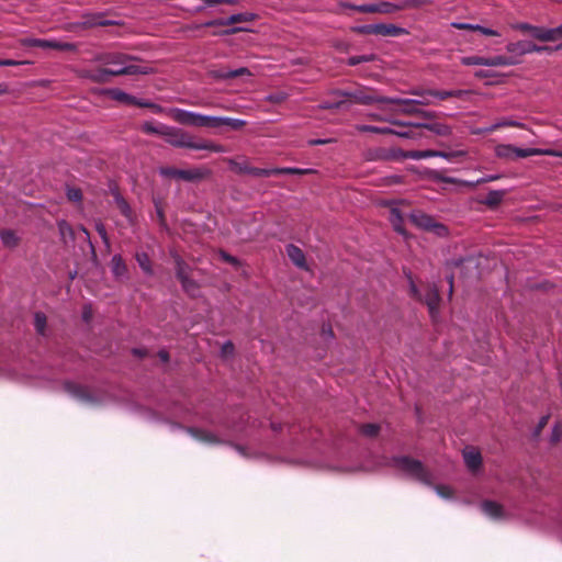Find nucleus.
<instances>
[{
	"instance_id": "1",
	"label": "nucleus",
	"mask_w": 562,
	"mask_h": 562,
	"mask_svg": "<svg viewBox=\"0 0 562 562\" xmlns=\"http://www.w3.org/2000/svg\"><path fill=\"white\" fill-rule=\"evenodd\" d=\"M165 140L177 148H188L194 150H210L214 153H224L222 145L207 140H196L190 133L175 126H168Z\"/></svg>"
},
{
	"instance_id": "2",
	"label": "nucleus",
	"mask_w": 562,
	"mask_h": 562,
	"mask_svg": "<svg viewBox=\"0 0 562 562\" xmlns=\"http://www.w3.org/2000/svg\"><path fill=\"white\" fill-rule=\"evenodd\" d=\"M153 72V68L149 66H140V65H128L121 68H98L95 70L92 69H80L78 70V76L83 79H88L92 82L97 83H105L109 81V77L111 76H121V75H147Z\"/></svg>"
},
{
	"instance_id": "3",
	"label": "nucleus",
	"mask_w": 562,
	"mask_h": 562,
	"mask_svg": "<svg viewBox=\"0 0 562 562\" xmlns=\"http://www.w3.org/2000/svg\"><path fill=\"white\" fill-rule=\"evenodd\" d=\"M391 465L423 484H431V473L418 460L409 457H394Z\"/></svg>"
},
{
	"instance_id": "4",
	"label": "nucleus",
	"mask_w": 562,
	"mask_h": 562,
	"mask_svg": "<svg viewBox=\"0 0 562 562\" xmlns=\"http://www.w3.org/2000/svg\"><path fill=\"white\" fill-rule=\"evenodd\" d=\"M413 5L412 0H405L398 3L389 2V1H380L376 3H366V4H350L346 3L344 7L357 10L362 13H382V14H392L404 9H407Z\"/></svg>"
},
{
	"instance_id": "5",
	"label": "nucleus",
	"mask_w": 562,
	"mask_h": 562,
	"mask_svg": "<svg viewBox=\"0 0 562 562\" xmlns=\"http://www.w3.org/2000/svg\"><path fill=\"white\" fill-rule=\"evenodd\" d=\"M167 115L175 122L195 127H211V115H204L201 113L171 108L167 110Z\"/></svg>"
},
{
	"instance_id": "6",
	"label": "nucleus",
	"mask_w": 562,
	"mask_h": 562,
	"mask_svg": "<svg viewBox=\"0 0 562 562\" xmlns=\"http://www.w3.org/2000/svg\"><path fill=\"white\" fill-rule=\"evenodd\" d=\"M334 95L350 98L355 103L359 104H372V103H384L385 97L378 95L372 89L358 88L355 90H334Z\"/></svg>"
},
{
	"instance_id": "7",
	"label": "nucleus",
	"mask_w": 562,
	"mask_h": 562,
	"mask_svg": "<svg viewBox=\"0 0 562 562\" xmlns=\"http://www.w3.org/2000/svg\"><path fill=\"white\" fill-rule=\"evenodd\" d=\"M162 177L175 178L184 181H199L206 178L210 171L205 168L177 169L165 167L159 170Z\"/></svg>"
},
{
	"instance_id": "8",
	"label": "nucleus",
	"mask_w": 562,
	"mask_h": 562,
	"mask_svg": "<svg viewBox=\"0 0 562 562\" xmlns=\"http://www.w3.org/2000/svg\"><path fill=\"white\" fill-rule=\"evenodd\" d=\"M21 45L26 47H41L44 49H57L63 52H76L77 44L60 42L57 40H44V38H33L25 37L20 41Z\"/></svg>"
},
{
	"instance_id": "9",
	"label": "nucleus",
	"mask_w": 562,
	"mask_h": 562,
	"mask_svg": "<svg viewBox=\"0 0 562 562\" xmlns=\"http://www.w3.org/2000/svg\"><path fill=\"white\" fill-rule=\"evenodd\" d=\"M412 223L417 227L434 232L438 236L447 235V227L435 221L434 217L423 213V212H413L409 216Z\"/></svg>"
},
{
	"instance_id": "10",
	"label": "nucleus",
	"mask_w": 562,
	"mask_h": 562,
	"mask_svg": "<svg viewBox=\"0 0 562 562\" xmlns=\"http://www.w3.org/2000/svg\"><path fill=\"white\" fill-rule=\"evenodd\" d=\"M409 290H411V294L415 299L425 301V303L428 306L430 316L435 319L438 315V306H439V302H440V296H439L438 290L435 286L429 288L427 290L425 296L423 297L422 294L419 293L416 284L414 283V281L411 278H409Z\"/></svg>"
},
{
	"instance_id": "11",
	"label": "nucleus",
	"mask_w": 562,
	"mask_h": 562,
	"mask_svg": "<svg viewBox=\"0 0 562 562\" xmlns=\"http://www.w3.org/2000/svg\"><path fill=\"white\" fill-rule=\"evenodd\" d=\"M513 29L524 33L530 34L533 38L541 42H554L557 41L555 27L547 29L542 26H536L529 23L520 22L513 25Z\"/></svg>"
},
{
	"instance_id": "12",
	"label": "nucleus",
	"mask_w": 562,
	"mask_h": 562,
	"mask_svg": "<svg viewBox=\"0 0 562 562\" xmlns=\"http://www.w3.org/2000/svg\"><path fill=\"white\" fill-rule=\"evenodd\" d=\"M506 50L515 56H524L532 53L552 52V48L549 46H540L528 41H518L508 43Z\"/></svg>"
},
{
	"instance_id": "13",
	"label": "nucleus",
	"mask_w": 562,
	"mask_h": 562,
	"mask_svg": "<svg viewBox=\"0 0 562 562\" xmlns=\"http://www.w3.org/2000/svg\"><path fill=\"white\" fill-rule=\"evenodd\" d=\"M390 104H397L400 105L397 112L403 114H423L427 119H434L435 113L434 112H424L420 111L414 99H400V98H387L385 97V102Z\"/></svg>"
},
{
	"instance_id": "14",
	"label": "nucleus",
	"mask_w": 562,
	"mask_h": 562,
	"mask_svg": "<svg viewBox=\"0 0 562 562\" xmlns=\"http://www.w3.org/2000/svg\"><path fill=\"white\" fill-rule=\"evenodd\" d=\"M92 60L121 68L131 65L128 61L133 60V57L121 53H98L93 56Z\"/></svg>"
},
{
	"instance_id": "15",
	"label": "nucleus",
	"mask_w": 562,
	"mask_h": 562,
	"mask_svg": "<svg viewBox=\"0 0 562 562\" xmlns=\"http://www.w3.org/2000/svg\"><path fill=\"white\" fill-rule=\"evenodd\" d=\"M65 390L77 400L83 402V403H95L97 398L93 396L91 391L82 385L75 384V383H66Z\"/></svg>"
},
{
	"instance_id": "16",
	"label": "nucleus",
	"mask_w": 562,
	"mask_h": 562,
	"mask_svg": "<svg viewBox=\"0 0 562 562\" xmlns=\"http://www.w3.org/2000/svg\"><path fill=\"white\" fill-rule=\"evenodd\" d=\"M530 156H552L562 157V150L555 149H542V148H518L516 147L515 160L520 158H527Z\"/></svg>"
},
{
	"instance_id": "17",
	"label": "nucleus",
	"mask_w": 562,
	"mask_h": 562,
	"mask_svg": "<svg viewBox=\"0 0 562 562\" xmlns=\"http://www.w3.org/2000/svg\"><path fill=\"white\" fill-rule=\"evenodd\" d=\"M246 125V121L240 119L227 117V116H211V127L210 128H220L222 126H227L234 131L240 130Z\"/></svg>"
},
{
	"instance_id": "18",
	"label": "nucleus",
	"mask_w": 562,
	"mask_h": 562,
	"mask_svg": "<svg viewBox=\"0 0 562 562\" xmlns=\"http://www.w3.org/2000/svg\"><path fill=\"white\" fill-rule=\"evenodd\" d=\"M186 431L190 434L194 439L204 443L217 445L222 442V440L214 432L205 429L188 427L186 428Z\"/></svg>"
},
{
	"instance_id": "19",
	"label": "nucleus",
	"mask_w": 562,
	"mask_h": 562,
	"mask_svg": "<svg viewBox=\"0 0 562 562\" xmlns=\"http://www.w3.org/2000/svg\"><path fill=\"white\" fill-rule=\"evenodd\" d=\"M250 71L248 68L246 67H240V68H237V69H227V68H220V69H215V70H212L211 71V76L215 79H221V80H227V79H233V78H236V77H241V76H250Z\"/></svg>"
},
{
	"instance_id": "20",
	"label": "nucleus",
	"mask_w": 562,
	"mask_h": 562,
	"mask_svg": "<svg viewBox=\"0 0 562 562\" xmlns=\"http://www.w3.org/2000/svg\"><path fill=\"white\" fill-rule=\"evenodd\" d=\"M114 24L113 21L103 19L102 14H85L82 20L77 23L82 29H91L94 26H108Z\"/></svg>"
},
{
	"instance_id": "21",
	"label": "nucleus",
	"mask_w": 562,
	"mask_h": 562,
	"mask_svg": "<svg viewBox=\"0 0 562 562\" xmlns=\"http://www.w3.org/2000/svg\"><path fill=\"white\" fill-rule=\"evenodd\" d=\"M285 252H286L288 257L290 258V260L293 262V265H295L297 268L304 269V270L308 269L307 263H306L305 254L303 252V250L300 247H297L293 244H290L285 247Z\"/></svg>"
},
{
	"instance_id": "22",
	"label": "nucleus",
	"mask_w": 562,
	"mask_h": 562,
	"mask_svg": "<svg viewBox=\"0 0 562 562\" xmlns=\"http://www.w3.org/2000/svg\"><path fill=\"white\" fill-rule=\"evenodd\" d=\"M251 19H252L251 14L238 13V14H233V15L228 16L227 19H217V20L205 22L203 24V26H215V25L216 26H226V25H232V24L239 23V22L250 21Z\"/></svg>"
},
{
	"instance_id": "23",
	"label": "nucleus",
	"mask_w": 562,
	"mask_h": 562,
	"mask_svg": "<svg viewBox=\"0 0 562 562\" xmlns=\"http://www.w3.org/2000/svg\"><path fill=\"white\" fill-rule=\"evenodd\" d=\"M463 459L467 467L471 471H475L481 467L482 457L479 450L472 447H468L463 450Z\"/></svg>"
},
{
	"instance_id": "24",
	"label": "nucleus",
	"mask_w": 562,
	"mask_h": 562,
	"mask_svg": "<svg viewBox=\"0 0 562 562\" xmlns=\"http://www.w3.org/2000/svg\"><path fill=\"white\" fill-rule=\"evenodd\" d=\"M406 30L400 26H396L394 24H384V23H376L375 24V35L381 36H390V37H396L406 34Z\"/></svg>"
},
{
	"instance_id": "25",
	"label": "nucleus",
	"mask_w": 562,
	"mask_h": 562,
	"mask_svg": "<svg viewBox=\"0 0 562 562\" xmlns=\"http://www.w3.org/2000/svg\"><path fill=\"white\" fill-rule=\"evenodd\" d=\"M483 513L491 518L502 519L505 517L504 508L501 504L493 501H485L481 504Z\"/></svg>"
},
{
	"instance_id": "26",
	"label": "nucleus",
	"mask_w": 562,
	"mask_h": 562,
	"mask_svg": "<svg viewBox=\"0 0 562 562\" xmlns=\"http://www.w3.org/2000/svg\"><path fill=\"white\" fill-rule=\"evenodd\" d=\"M168 126L169 125L160 122L147 121L142 124L140 130L145 134H153L165 137Z\"/></svg>"
},
{
	"instance_id": "27",
	"label": "nucleus",
	"mask_w": 562,
	"mask_h": 562,
	"mask_svg": "<svg viewBox=\"0 0 562 562\" xmlns=\"http://www.w3.org/2000/svg\"><path fill=\"white\" fill-rule=\"evenodd\" d=\"M114 202L116 204V207L122 213V215L130 223H133V221H134V213H133L128 202L119 192H114Z\"/></svg>"
},
{
	"instance_id": "28",
	"label": "nucleus",
	"mask_w": 562,
	"mask_h": 562,
	"mask_svg": "<svg viewBox=\"0 0 562 562\" xmlns=\"http://www.w3.org/2000/svg\"><path fill=\"white\" fill-rule=\"evenodd\" d=\"M111 270L115 278L125 277L127 267L121 255H114L111 259Z\"/></svg>"
},
{
	"instance_id": "29",
	"label": "nucleus",
	"mask_w": 562,
	"mask_h": 562,
	"mask_svg": "<svg viewBox=\"0 0 562 562\" xmlns=\"http://www.w3.org/2000/svg\"><path fill=\"white\" fill-rule=\"evenodd\" d=\"M486 67H505V66H513L518 64V60L514 57H506V56H493V57H486Z\"/></svg>"
},
{
	"instance_id": "30",
	"label": "nucleus",
	"mask_w": 562,
	"mask_h": 562,
	"mask_svg": "<svg viewBox=\"0 0 562 562\" xmlns=\"http://www.w3.org/2000/svg\"><path fill=\"white\" fill-rule=\"evenodd\" d=\"M416 126H423L424 128L440 135V136H448L451 134V127L447 124L441 123H418Z\"/></svg>"
},
{
	"instance_id": "31",
	"label": "nucleus",
	"mask_w": 562,
	"mask_h": 562,
	"mask_svg": "<svg viewBox=\"0 0 562 562\" xmlns=\"http://www.w3.org/2000/svg\"><path fill=\"white\" fill-rule=\"evenodd\" d=\"M401 156L406 159L419 160V159H425V158H430V157H437V154H436V150H434V149L407 150V151H403L401 154Z\"/></svg>"
},
{
	"instance_id": "32",
	"label": "nucleus",
	"mask_w": 562,
	"mask_h": 562,
	"mask_svg": "<svg viewBox=\"0 0 562 562\" xmlns=\"http://www.w3.org/2000/svg\"><path fill=\"white\" fill-rule=\"evenodd\" d=\"M516 146L510 144H501L496 146L495 154L497 157L508 160H515Z\"/></svg>"
},
{
	"instance_id": "33",
	"label": "nucleus",
	"mask_w": 562,
	"mask_h": 562,
	"mask_svg": "<svg viewBox=\"0 0 562 562\" xmlns=\"http://www.w3.org/2000/svg\"><path fill=\"white\" fill-rule=\"evenodd\" d=\"M356 130L361 133H375V134H389V133L393 132V128H391V127L366 125V124L356 125Z\"/></svg>"
},
{
	"instance_id": "34",
	"label": "nucleus",
	"mask_w": 562,
	"mask_h": 562,
	"mask_svg": "<svg viewBox=\"0 0 562 562\" xmlns=\"http://www.w3.org/2000/svg\"><path fill=\"white\" fill-rule=\"evenodd\" d=\"M135 259L140 267V269L144 271V273L151 276L153 274V268L151 262L146 252H137L135 255Z\"/></svg>"
},
{
	"instance_id": "35",
	"label": "nucleus",
	"mask_w": 562,
	"mask_h": 562,
	"mask_svg": "<svg viewBox=\"0 0 562 562\" xmlns=\"http://www.w3.org/2000/svg\"><path fill=\"white\" fill-rule=\"evenodd\" d=\"M108 94L116 101L124 102V103H137L135 101V98L127 94L126 92L120 90V89H110L108 90Z\"/></svg>"
},
{
	"instance_id": "36",
	"label": "nucleus",
	"mask_w": 562,
	"mask_h": 562,
	"mask_svg": "<svg viewBox=\"0 0 562 562\" xmlns=\"http://www.w3.org/2000/svg\"><path fill=\"white\" fill-rule=\"evenodd\" d=\"M505 196V191L503 190H492L487 193L484 203L488 206L498 205Z\"/></svg>"
},
{
	"instance_id": "37",
	"label": "nucleus",
	"mask_w": 562,
	"mask_h": 562,
	"mask_svg": "<svg viewBox=\"0 0 562 562\" xmlns=\"http://www.w3.org/2000/svg\"><path fill=\"white\" fill-rule=\"evenodd\" d=\"M390 222L392 223L394 229L400 234H404L403 228V217L398 209H392L390 212Z\"/></svg>"
},
{
	"instance_id": "38",
	"label": "nucleus",
	"mask_w": 562,
	"mask_h": 562,
	"mask_svg": "<svg viewBox=\"0 0 562 562\" xmlns=\"http://www.w3.org/2000/svg\"><path fill=\"white\" fill-rule=\"evenodd\" d=\"M314 169L310 168H294V167H284V168H277V175H308L314 173Z\"/></svg>"
},
{
	"instance_id": "39",
	"label": "nucleus",
	"mask_w": 562,
	"mask_h": 562,
	"mask_svg": "<svg viewBox=\"0 0 562 562\" xmlns=\"http://www.w3.org/2000/svg\"><path fill=\"white\" fill-rule=\"evenodd\" d=\"M0 237H1L2 244L7 247L13 248L18 245L19 239L13 231H10V229L2 231L0 234Z\"/></svg>"
},
{
	"instance_id": "40",
	"label": "nucleus",
	"mask_w": 562,
	"mask_h": 562,
	"mask_svg": "<svg viewBox=\"0 0 562 562\" xmlns=\"http://www.w3.org/2000/svg\"><path fill=\"white\" fill-rule=\"evenodd\" d=\"M486 57L482 56H464L461 58V64L464 66H486Z\"/></svg>"
},
{
	"instance_id": "41",
	"label": "nucleus",
	"mask_w": 562,
	"mask_h": 562,
	"mask_svg": "<svg viewBox=\"0 0 562 562\" xmlns=\"http://www.w3.org/2000/svg\"><path fill=\"white\" fill-rule=\"evenodd\" d=\"M177 268H176V274L177 278L180 280L181 283L187 284L188 282V271L186 263L178 257L177 260Z\"/></svg>"
},
{
	"instance_id": "42",
	"label": "nucleus",
	"mask_w": 562,
	"mask_h": 562,
	"mask_svg": "<svg viewBox=\"0 0 562 562\" xmlns=\"http://www.w3.org/2000/svg\"><path fill=\"white\" fill-rule=\"evenodd\" d=\"M393 123L398 125L400 127L397 130L393 128V132H391L390 134H393V135H396L400 137H404V138H407V136L413 135L409 130L413 123H398V122H393Z\"/></svg>"
},
{
	"instance_id": "43",
	"label": "nucleus",
	"mask_w": 562,
	"mask_h": 562,
	"mask_svg": "<svg viewBox=\"0 0 562 562\" xmlns=\"http://www.w3.org/2000/svg\"><path fill=\"white\" fill-rule=\"evenodd\" d=\"M46 322H47V319H46L45 314H43L41 312L35 313V315H34V326H35L36 331L40 335H45Z\"/></svg>"
},
{
	"instance_id": "44",
	"label": "nucleus",
	"mask_w": 562,
	"mask_h": 562,
	"mask_svg": "<svg viewBox=\"0 0 562 562\" xmlns=\"http://www.w3.org/2000/svg\"><path fill=\"white\" fill-rule=\"evenodd\" d=\"M247 172L255 177H270L277 176V168L266 169V168H257L252 167L247 170Z\"/></svg>"
},
{
	"instance_id": "45",
	"label": "nucleus",
	"mask_w": 562,
	"mask_h": 562,
	"mask_svg": "<svg viewBox=\"0 0 562 562\" xmlns=\"http://www.w3.org/2000/svg\"><path fill=\"white\" fill-rule=\"evenodd\" d=\"M425 90H412L409 93L411 94H414V95H417L419 97V99H414L415 100V103L416 105H430L432 104V101L430 100V98L432 95H429V94H424L423 95V92Z\"/></svg>"
},
{
	"instance_id": "46",
	"label": "nucleus",
	"mask_w": 562,
	"mask_h": 562,
	"mask_svg": "<svg viewBox=\"0 0 562 562\" xmlns=\"http://www.w3.org/2000/svg\"><path fill=\"white\" fill-rule=\"evenodd\" d=\"M436 154H437V157H441V158H445L449 161L453 160L454 158L457 157H463L467 155V151L465 150H452V151H441V150H436Z\"/></svg>"
},
{
	"instance_id": "47",
	"label": "nucleus",
	"mask_w": 562,
	"mask_h": 562,
	"mask_svg": "<svg viewBox=\"0 0 562 562\" xmlns=\"http://www.w3.org/2000/svg\"><path fill=\"white\" fill-rule=\"evenodd\" d=\"M57 226H58L59 233L64 239H66L67 237L71 238V239L74 238V231H72L71 226L66 221H64V220L59 221L57 223Z\"/></svg>"
},
{
	"instance_id": "48",
	"label": "nucleus",
	"mask_w": 562,
	"mask_h": 562,
	"mask_svg": "<svg viewBox=\"0 0 562 562\" xmlns=\"http://www.w3.org/2000/svg\"><path fill=\"white\" fill-rule=\"evenodd\" d=\"M380 430L379 425L376 424H366L360 427V431L362 435L367 437H374L378 435Z\"/></svg>"
},
{
	"instance_id": "49",
	"label": "nucleus",
	"mask_w": 562,
	"mask_h": 562,
	"mask_svg": "<svg viewBox=\"0 0 562 562\" xmlns=\"http://www.w3.org/2000/svg\"><path fill=\"white\" fill-rule=\"evenodd\" d=\"M374 59V55H360V56H351L348 58L347 64L349 66H356L361 63L372 61Z\"/></svg>"
},
{
	"instance_id": "50",
	"label": "nucleus",
	"mask_w": 562,
	"mask_h": 562,
	"mask_svg": "<svg viewBox=\"0 0 562 562\" xmlns=\"http://www.w3.org/2000/svg\"><path fill=\"white\" fill-rule=\"evenodd\" d=\"M505 126L522 127V124L520 122H517L514 120H503V121H499V122H496L495 124H493L488 128V131H495L499 127H505Z\"/></svg>"
},
{
	"instance_id": "51",
	"label": "nucleus",
	"mask_w": 562,
	"mask_h": 562,
	"mask_svg": "<svg viewBox=\"0 0 562 562\" xmlns=\"http://www.w3.org/2000/svg\"><path fill=\"white\" fill-rule=\"evenodd\" d=\"M95 231L100 235V237H101L102 241L104 243V245L109 248L110 247V239H109V236H108V233H106L104 224L101 223V222H97L95 223Z\"/></svg>"
},
{
	"instance_id": "52",
	"label": "nucleus",
	"mask_w": 562,
	"mask_h": 562,
	"mask_svg": "<svg viewBox=\"0 0 562 562\" xmlns=\"http://www.w3.org/2000/svg\"><path fill=\"white\" fill-rule=\"evenodd\" d=\"M424 94H429V95H432L434 98H437L439 100H446L448 98H451V92L450 90H443V91H439V90H426L423 92V95Z\"/></svg>"
},
{
	"instance_id": "53",
	"label": "nucleus",
	"mask_w": 562,
	"mask_h": 562,
	"mask_svg": "<svg viewBox=\"0 0 562 562\" xmlns=\"http://www.w3.org/2000/svg\"><path fill=\"white\" fill-rule=\"evenodd\" d=\"M446 182L448 183H458V184H462L464 187H469L471 189H474L476 186L481 184L480 182H477V180L475 181H467V180H460V179H457V178H446L445 179Z\"/></svg>"
},
{
	"instance_id": "54",
	"label": "nucleus",
	"mask_w": 562,
	"mask_h": 562,
	"mask_svg": "<svg viewBox=\"0 0 562 562\" xmlns=\"http://www.w3.org/2000/svg\"><path fill=\"white\" fill-rule=\"evenodd\" d=\"M437 494L442 498H450L453 495V491L448 485H437L436 487Z\"/></svg>"
},
{
	"instance_id": "55",
	"label": "nucleus",
	"mask_w": 562,
	"mask_h": 562,
	"mask_svg": "<svg viewBox=\"0 0 562 562\" xmlns=\"http://www.w3.org/2000/svg\"><path fill=\"white\" fill-rule=\"evenodd\" d=\"M67 198L70 201L80 202L82 199V193H81L80 189L69 188V189H67Z\"/></svg>"
},
{
	"instance_id": "56",
	"label": "nucleus",
	"mask_w": 562,
	"mask_h": 562,
	"mask_svg": "<svg viewBox=\"0 0 562 562\" xmlns=\"http://www.w3.org/2000/svg\"><path fill=\"white\" fill-rule=\"evenodd\" d=\"M355 31L359 34H374L375 24H363L355 27Z\"/></svg>"
},
{
	"instance_id": "57",
	"label": "nucleus",
	"mask_w": 562,
	"mask_h": 562,
	"mask_svg": "<svg viewBox=\"0 0 562 562\" xmlns=\"http://www.w3.org/2000/svg\"><path fill=\"white\" fill-rule=\"evenodd\" d=\"M288 98L285 92L271 93L267 97V100L272 103H281Z\"/></svg>"
},
{
	"instance_id": "58",
	"label": "nucleus",
	"mask_w": 562,
	"mask_h": 562,
	"mask_svg": "<svg viewBox=\"0 0 562 562\" xmlns=\"http://www.w3.org/2000/svg\"><path fill=\"white\" fill-rule=\"evenodd\" d=\"M451 26L458 30H469L476 31L479 29V24L463 23V22H453Z\"/></svg>"
},
{
	"instance_id": "59",
	"label": "nucleus",
	"mask_w": 562,
	"mask_h": 562,
	"mask_svg": "<svg viewBox=\"0 0 562 562\" xmlns=\"http://www.w3.org/2000/svg\"><path fill=\"white\" fill-rule=\"evenodd\" d=\"M181 284H182L183 290L187 293H189L190 295H195V293L198 291V284L193 280L188 278L187 284H184V283H181Z\"/></svg>"
},
{
	"instance_id": "60",
	"label": "nucleus",
	"mask_w": 562,
	"mask_h": 562,
	"mask_svg": "<svg viewBox=\"0 0 562 562\" xmlns=\"http://www.w3.org/2000/svg\"><path fill=\"white\" fill-rule=\"evenodd\" d=\"M417 123H413L412 126H411V132H412V136H407V138H412V139H419L424 136L423 132H422V128H424L423 126H416Z\"/></svg>"
},
{
	"instance_id": "61",
	"label": "nucleus",
	"mask_w": 562,
	"mask_h": 562,
	"mask_svg": "<svg viewBox=\"0 0 562 562\" xmlns=\"http://www.w3.org/2000/svg\"><path fill=\"white\" fill-rule=\"evenodd\" d=\"M477 32H480L481 34L485 35V36H499L501 33L497 32L496 30H493V29H490V27H485V26H482L479 24V29H476Z\"/></svg>"
},
{
	"instance_id": "62",
	"label": "nucleus",
	"mask_w": 562,
	"mask_h": 562,
	"mask_svg": "<svg viewBox=\"0 0 562 562\" xmlns=\"http://www.w3.org/2000/svg\"><path fill=\"white\" fill-rule=\"evenodd\" d=\"M561 437H562V430L559 425H555L552 429L550 440L552 443H557L560 441Z\"/></svg>"
},
{
	"instance_id": "63",
	"label": "nucleus",
	"mask_w": 562,
	"mask_h": 562,
	"mask_svg": "<svg viewBox=\"0 0 562 562\" xmlns=\"http://www.w3.org/2000/svg\"><path fill=\"white\" fill-rule=\"evenodd\" d=\"M220 256H221V258H222L224 261H226V262H228V263H231V265H234V266H238V265H239V261H238V259H237V258H235V257L231 256L229 254H227V252H225V251H221V252H220Z\"/></svg>"
},
{
	"instance_id": "64",
	"label": "nucleus",
	"mask_w": 562,
	"mask_h": 562,
	"mask_svg": "<svg viewBox=\"0 0 562 562\" xmlns=\"http://www.w3.org/2000/svg\"><path fill=\"white\" fill-rule=\"evenodd\" d=\"M234 352V345L231 341H226L222 346V355L224 357L231 356Z\"/></svg>"
}]
</instances>
